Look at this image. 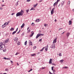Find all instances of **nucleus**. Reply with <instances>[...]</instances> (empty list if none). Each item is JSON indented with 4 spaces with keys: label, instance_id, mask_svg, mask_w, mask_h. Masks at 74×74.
I'll list each match as a JSON object with an SVG mask.
<instances>
[{
    "label": "nucleus",
    "instance_id": "f257e3e1",
    "mask_svg": "<svg viewBox=\"0 0 74 74\" xmlns=\"http://www.w3.org/2000/svg\"><path fill=\"white\" fill-rule=\"evenodd\" d=\"M24 11L23 10H21V12H18L17 14H16V17L18 16H22L23 14V12Z\"/></svg>",
    "mask_w": 74,
    "mask_h": 74
},
{
    "label": "nucleus",
    "instance_id": "f03ea898",
    "mask_svg": "<svg viewBox=\"0 0 74 74\" xmlns=\"http://www.w3.org/2000/svg\"><path fill=\"white\" fill-rule=\"evenodd\" d=\"M44 34H37V36L36 37V38L37 39L39 37L41 36H44Z\"/></svg>",
    "mask_w": 74,
    "mask_h": 74
},
{
    "label": "nucleus",
    "instance_id": "7ed1b4c3",
    "mask_svg": "<svg viewBox=\"0 0 74 74\" xmlns=\"http://www.w3.org/2000/svg\"><path fill=\"white\" fill-rule=\"evenodd\" d=\"M51 48H55V44H53L52 45H51Z\"/></svg>",
    "mask_w": 74,
    "mask_h": 74
},
{
    "label": "nucleus",
    "instance_id": "20e7f679",
    "mask_svg": "<svg viewBox=\"0 0 74 74\" xmlns=\"http://www.w3.org/2000/svg\"><path fill=\"white\" fill-rule=\"evenodd\" d=\"M31 34L29 35V36L30 37H32L33 36V35L34 34V32L33 31H32L31 32Z\"/></svg>",
    "mask_w": 74,
    "mask_h": 74
},
{
    "label": "nucleus",
    "instance_id": "39448f33",
    "mask_svg": "<svg viewBox=\"0 0 74 74\" xmlns=\"http://www.w3.org/2000/svg\"><path fill=\"white\" fill-rule=\"evenodd\" d=\"M59 1H57L54 3V4H53L54 7H55V5H57V4H58V2H59Z\"/></svg>",
    "mask_w": 74,
    "mask_h": 74
},
{
    "label": "nucleus",
    "instance_id": "423d86ee",
    "mask_svg": "<svg viewBox=\"0 0 74 74\" xmlns=\"http://www.w3.org/2000/svg\"><path fill=\"white\" fill-rule=\"evenodd\" d=\"M54 9H55V8H54L52 9L51 12V14H53V13L54 12Z\"/></svg>",
    "mask_w": 74,
    "mask_h": 74
},
{
    "label": "nucleus",
    "instance_id": "0eeeda50",
    "mask_svg": "<svg viewBox=\"0 0 74 74\" xmlns=\"http://www.w3.org/2000/svg\"><path fill=\"white\" fill-rule=\"evenodd\" d=\"M5 42H6V43L9 42V39L8 38L7 39L5 40Z\"/></svg>",
    "mask_w": 74,
    "mask_h": 74
},
{
    "label": "nucleus",
    "instance_id": "6e6552de",
    "mask_svg": "<svg viewBox=\"0 0 74 74\" xmlns=\"http://www.w3.org/2000/svg\"><path fill=\"white\" fill-rule=\"evenodd\" d=\"M56 40H57V38H56L54 40L53 43H56Z\"/></svg>",
    "mask_w": 74,
    "mask_h": 74
},
{
    "label": "nucleus",
    "instance_id": "1a4fd4ad",
    "mask_svg": "<svg viewBox=\"0 0 74 74\" xmlns=\"http://www.w3.org/2000/svg\"><path fill=\"white\" fill-rule=\"evenodd\" d=\"M48 45H47V47H45V49L46 51L48 50Z\"/></svg>",
    "mask_w": 74,
    "mask_h": 74
},
{
    "label": "nucleus",
    "instance_id": "9d476101",
    "mask_svg": "<svg viewBox=\"0 0 74 74\" xmlns=\"http://www.w3.org/2000/svg\"><path fill=\"white\" fill-rule=\"evenodd\" d=\"M3 46L1 45H0V50H3Z\"/></svg>",
    "mask_w": 74,
    "mask_h": 74
},
{
    "label": "nucleus",
    "instance_id": "9b49d317",
    "mask_svg": "<svg viewBox=\"0 0 74 74\" xmlns=\"http://www.w3.org/2000/svg\"><path fill=\"white\" fill-rule=\"evenodd\" d=\"M70 35V33L68 32L66 34V36H67V38H68L69 37V35Z\"/></svg>",
    "mask_w": 74,
    "mask_h": 74
},
{
    "label": "nucleus",
    "instance_id": "f8f14e48",
    "mask_svg": "<svg viewBox=\"0 0 74 74\" xmlns=\"http://www.w3.org/2000/svg\"><path fill=\"white\" fill-rule=\"evenodd\" d=\"M49 64H51L52 63V59H50L49 60Z\"/></svg>",
    "mask_w": 74,
    "mask_h": 74
},
{
    "label": "nucleus",
    "instance_id": "ddd939ff",
    "mask_svg": "<svg viewBox=\"0 0 74 74\" xmlns=\"http://www.w3.org/2000/svg\"><path fill=\"white\" fill-rule=\"evenodd\" d=\"M18 38H17L16 37L14 38V40L15 41H18Z\"/></svg>",
    "mask_w": 74,
    "mask_h": 74
},
{
    "label": "nucleus",
    "instance_id": "4468645a",
    "mask_svg": "<svg viewBox=\"0 0 74 74\" xmlns=\"http://www.w3.org/2000/svg\"><path fill=\"white\" fill-rule=\"evenodd\" d=\"M72 24V22H71V21H69V25H71Z\"/></svg>",
    "mask_w": 74,
    "mask_h": 74
},
{
    "label": "nucleus",
    "instance_id": "2eb2a0df",
    "mask_svg": "<svg viewBox=\"0 0 74 74\" xmlns=\"http://www.w3.org/2000/svg\"><path fill=\"white\" fill-rule=\"evenodd\" d=\"M29 45H33L32 42L31 41H30V40H29Z\"/></svg>",
    "mask_w": 74,
    "mask_h": 74
},
{
    "label": "nucleus",
    "instance_id": "dca6fc26",
    "mask_svg": "<svg viewBox=\"0 0 74 74\" xmlns=\"http://www.w3.org/2000/svg\"><path fill=\"white\" fill-rule=\"evenodd\" d=\"M38 5V3H36V4L34 5H33L34 7V8H36V7H37V6Z\"/></svg>",
    "mask_w": 74,
    "mask_h": 74
},
{
    "label": "nucleus",
    "instance_id": "f3484780",
    "mask_svg": "<svg viewBox=\"0 0 74 74\" xmlns=\"http://www.w3.org/2000/svg\"><path fill=\"white\" fill-rule=\"evenodd\" d=\"M39 21H40V20H39V19H37L36 20V22H39Z\"/></svg>",
    "mask_w": 74,
    "mask_h": 74
},
{
    "label": "nucleus",
    "instance_id": "a211bd4d",
    "mask_svg": "<svg viewBox=\"0 0 74 74\" xmlns=\"http://www.w3.org/2000/svg\"><path fill=\"white\" fill-rule=\"evenodd\" d=\"M24 26H25V24L23 23L21 26V28H23V27H24Z\"/></svg>",
    "mask_w": 74,
    "mask_h": 74
},
{
    "label": "nucleus",
    "instance_id": "6ab92c4d",
    "mask_svg": "<svg viewBox=\"0 0 74 74\" xmlns=\"http://www.w3.org/2000/svg\"><path fill=\"white\" fill-rule=\"evenodd\" d=\"M10 30V31H13V30H14V28H11Z\"/></svg>",
    "mask_w": 74,
    "mask_h": 74
},
{
    "label": "nucleus",
    "instance_id": "aec40b11",
    "mask_svg": "<svg viewBox=\"0 0 74 74\" xmlns=\"http://www.w3.org/2000/svg\"><path fill=\"white\" fill-rule=\"evenodd\" d=\"M63 61H64V60L63 59L61 60H60V63H62V62H63Z\"/></svg>",
    "mask_w": 74,
    "mask_h": 74
},
{
    "label": "nucleus",
    "instance_id": "412c9836",
    "mask_svg": "<svg viewBox=\"0 0 74 74\" xmlns=\"http://www.w3.org/2000/svg\"><path fill=\"white\" fill-rule=\"evenodd\" d=\"M4 25H3L2 26V28H3V29H4V28L5 27V26H4Z\"/></svg>",
    "mask_w": 74,
    "mask_h": 74
},
{
    "label": "nucleus",
    "instance_id": "4be33fe9",
    "mask_svg": "<svg viewBox=\"0 0 74 74\" xmlns=\"http://www.w3.org/2000/svg\"><path fill=\"white\" fill-rule=\"evenodd\" d=\"M35 55H36L35 53L32 54H31V56H35Z\"/></svg>",
    "mask_w": 74,
    "mask_h": 74
},
{
    "label": "nucleus",
    "instance_id": "5701e85b",
    "mask_svg": "<svg viewBox=\"0 0 74 74\" xmlns=\"http://www.w3.org/2000/svg\"><path fill=\"white\" fill-rule=\"evenodd\" d=\"M16 33V31H14L12 33V34L13 35L14 34H15Z\"/></svg>",
    "mask_w": 74,
    "mask_h": 74
},
{
    "label": "nucleus",
    "instance_id": "b1692460",
    "mask_svg": "<svg viewBox=\"0 0 74 74\" xmlns=\"http://www.w3.org/2000/svg\"><path fill=\"white\" fill-rule=\"evenodd\" d=\"M24 45H27V41H26L25 42V43H24Z\"/></svg>",
    "mask_w": 74,
    "mask_h": 74
},
{
    "label": "nucleus",
    "instance_id": "393cba45",
    "mask_svg": "<svg viewBox=\"0 0 74 74\" xmlns=\"http://www.w3.org/2000/svg\"><path fill=\"white\" fill-rule=\"evenodd\" d=\"M20 53L19 52H17L15 54V55H18V54H19Z\"/></svg>",
    "mask_w": 74,
    "mask_h": 74
},
{
    "label": "nucleus",
    "instance_id": "a878e982",
    "mask_svg": "<svg viewBox=\"0 0 74 74\" xmlns=\"http://www.w3.org/2000/svg\"><path fill=\"white\" fill-rule=\"evenodd\" d=\"M64 4V2H62L61 3V4L62 6Z\"/></svg>",
    "mask_w": 74,
    "mask_h": 74
},
{
    "label": "nucleus",
    "instance_id": "bb28decb",
    "mask_svg": "<svg viewBox=\"0 0 74 74\" xmlns=\"http://www.w3.org/2000/svg\"><path fill=\"white\" fill-rule=\"evenodd\" d=\"M31 10H35L34 9V8H32L30 9V11H31Z\"/></svg>",
    "mask_w": 74,
    "mask_h": 74
},
{
    "label": "nucleus",
    "instance_id": "cd10ccee",
    "mask_svg": "<svg viewBox=\"0 0 74 74\" xmlns=\"http://www.w3.org/2000/svg\"><path fill=\"white\" fill-rule=\"evenodd\" d=\"M44 47H43L41 50H40V51H42L44 50Z\"/></svg>",
    "mask_w": 74,
    "mask_h": 74
},
{
    "label": "nucleus",
    "instance_id": "c85d7f7f",
    "mask_svg": "<svg viewBox=\"0 0 74 74\" xmlns=\"http://www.w3.org/2000/svg\"><path fill=\"white\" fill-rule=\"evenodd\" d=\"M5 71H8V69L7 68L6 69H5Z\"/></svg>",
    "mask_w": 74,
    "mask_h": 74
},
{
    "label": "nucleus",
    "instance_id": "c756f323",
    "mask_svg": "<svg viewBox=\"0 0 74 74\" xmlns=\"http://www.w3.org/2000/svg\"><path fill=\"white\" fill-rule=\"evenodd\" d=\"M59 55L60 56H62V53H59Z\"/></svg>",
    "mask_w": 74,
    "mask_h": 74
},
{
    "label": "nucleus",
    "instance_id": "7c9ffc66",
    "mask_svg": "<svg viewBox=\"0 0 74 74\" xmlns=\"http://www.w3.org/2000/svg\"><path fill=\"white\" fill-rule=\"evenodd\" d=\"M30 32V29H29V30H28L27 33H29Z\"/></svg>",
    "mask_w": 74,
    "mask_h": 74
},
{
    "label": "nucleus",
    "instance_id": "2f4dec72",
    "mask_svg": "<svg viewBox=\"0 0 74 74\" xmlns=\"http://www.w3.org/2000/svg\"><path fill=\"white\" fill-rule=\"evenodd\" d=\"M7 51V50L6 49H5V50H3V52H6V51Z\"/></svg>",
    "mask_w": 74,
    "mask_h": 74
},
{
    "label": "nucleus",
    "instance_id": "473e14b6",
    "mask_svg": "<svg viewBox=\"0 0 74 74\" xmlns=\"http://www.w3.org/2000/svg\"><path fill=\"white\" fill-rule=\"evenodd\" d=\"M31 25L32 26H34V23H32L31 24Z\"/></svg>",
    "mask_w": 74,
    "mask_h": 74
},
{
    "label": "nucleus",
    "instance_id": "72a5a7b5",
    "mask_svg": "<svg viewBox=\"0 0 74 74\" xmlns=\"http://www.w3.org/2000/svg\"><path fill=\"white\" fill-rule=\"evenodd\" d=\"M7 23L6 22L4 24V25H5V26H6V25H7Z\"/></svg>",
    "mask_w": 74,
    "mask_h": 74
},
{
    "label": "nucleus",
    "instance_id": "f704fd0d",
    "mask_svg": "<svg viewBox=\"0 0 74 74\" xmlns=\"http://www.w3.org/2000/svg\"><path fill=\"white\" fill-rule=\"evenodd\" d=\"M44 26L45 27H46V26H47V24H44Z\"/></svg>",
    "mask_w": 74,
    "mask_h": 74
},
{
    "label": "nucleus",
    "instance_id": "c9c22d12",
    "mask_svg": "<svg viewBox=\"0 0 74 74\" xmlns=\"http://www.w3.org/2000/svg\"><path fill=\"white\" fill-rule=\"evenodd\" d=\"M4 59H5V60H7L8 59V58H5V57H4Z\"/></svg>",
    "mask_w": 74,
    "mask_h": 74
},
{
    "label": "nucleus",
    "instance_id": "e433bc0d",
    "mask_svg": "<svg viewBox=\"0 0 74 74\" xmlns=\"http://www.w3.org/2000/svg\"><path fill=\"white\" fill-rule=\"evenodd\" d=\"M51 70H52V71H53V67H51Z\"/></svg>",
    "mask_w": 74,
    "mask_h": 74
},
{
    "label": "nucleus",
    "instance_id": "4c0bfd02",
    "mask_svg": "<svg viewBox=\"0 0 74 74\" xmlns=\"http://www.w3.org/2000/svg\"><path fill=\"white\" fill-rule=\"evenodd\" d=\"M17 45H20V42H18L17 43Z\"/></svg>",
    "mask_w": 74,
    "mask_h": 74
},
{
    "label": "nucleus",
    "instance_id": "58836bf2",
    "mask_svg": "<svg viewBox=\"0 0 74 74\" xmlns=\"http://www.w3.org/2000/svg\"><path fill=\"white\" fill-rule=\"evenodd\" d=\"M42 41V39H40L38 41L40 42V41Z\"/></svg>",
    "mask_w": 74,
    "mask_h": 74
},
{
    "label": "nucleus",
    "instance_id": "ea45409f",
    "mask_svg": "<svg viewBox=\"0 0 74 74\" xmlns=\"http://www.w3.org/2000/svg\"><path fill=\"white\" fill-rule=\"evenodd\" d=\"M64 69H68L67 66L65 67H64Z\"/></svg>",
    "mask_w": 74,
    "mask_h": 74
},
{
    "label": "nucleus",
    "instance_id": "a19ab883",
    "mask_svg": "<svg viewBox=\"0 0 74 74\" xmlns=\"http://www.w3.org/2000/svg\"><path fill=\"white\" fill-rule=\"evenodd\" d=\"M21 31V30H19V32H18L17 33V34H19V32H20V31Z\"/></svg>",
    "mask_w": 74,
    "mask_h": 74
},
{
    "label": "nucleus",
    "instance_id": "79ce46f5",
    "mask_svg": "<svg viewBox=\"0 0 74 74\" xmlns=\"http://www.w3.org/2000/svg\"><path fill=\"white\" fill-rule=\"evenodd\" d=\"M18 28H17L16 29V31H15V32H17V31H18Z\"/></svg>",
    "mask_w": 74,
    "mask_h": 74
},
{
    "label": "nucleus",
    "instance_id": "37998d69",
    "mask_svg": "<svg viewBox=\"0 0 74 74\" xmlns=\"http://www.w3.org/2000/svg\"><path fill=\"white\" fill-rule=\"evenodd\" d=\"M31 0H27V2H29V1H30Z\"/></svg>",
    "mask_w": 74,
    "mask_h": 74
},
{
    "label": "nucleus",
    "instance_id": "c03bdc74",
    "mask_svg": "<svg viewBox=\"0 0 74 74\" xmlns=\"http://www.w3.org/2000/svg\"><path fill=\"white\" fill-rule=\"evenodd\" d=\"M26 11L27 12V13L28 12H29V10H26Z\"/></svg>",
    "mask_w": 74,
    "mask_h": 74
},
{
    "label": "nucleus",
    "instance_id": "a18cd8bd",
    "mask_svg": "<svg viewBox=\"0 0 74 74\" xmlns=\"http://www.w3.org/2000/svg\"><path fill=\"white\" fill-rule=\"evenodd\" d=\"M49 74H53L52 73H51L50 71H49Z\"/></svg>",
    "mask_w": 74,
    "mask_h": 74
},
{
    "label": "nucleus",
    "instance_id": "49530a36",
    "mask_svg": "<svg viewBox=\"0 0 74 74\" xmlns=\"http://www.w3.org/2000/svg\"><path fill=\"white\" fill-rule=\"evenodd\" d=\"M1 6H2V7H3V6H5V5H2Z\"/></svg>",
    "mask_w": 74,
    "mask_h": 74
},
{
    "label": "nucleus",
    "instance_id": "de8ad7c7",
    "mask_svg": "<svg viewBox=\"0 0 74 74\" xmlns=\"http://www.w3.org/2000/svg\"><path fill=\"white\" fill-rule=\"evenodd\" d=\"M18 2H19V1H18L17 3V5H18Z\"/></svg>",
    "mask_w": 74,
    "mask_h": 74
},
{
    "label": "nucleus",
    "instance_id": "09e8293b",
    "mask_svg": "<svg viewBox=\"0 0 74 74\" xmlns=\"http://www.w3.org/2000/svg\"><path fill=\"white\" fill-rule=\"evenodd\" d=\"M0 10H3V8L1 7H0Z\"/></svg>",
    "mask_w": 74,
    "mask_h": 74
},
{
    "label": "nucleus",
    "instance_id": "8fccbe9b",
    "mask_svg": "<svg viewBox=\"0 0 74 74\" xmlns=\"http://www.w3.org/2000/svg\"><path fill=\"white\" fill-rule=\"evenodd\" d=\"M8 23H10V21H8V23H7V24H6V25H7L8 24Z\"/></svg>",
    "mask_w": 74,
    "mask_h": 74
},
{
    "label": "nucleus",
    "instance_id": "3c124183",
    "mask_svg": "<svg viewBox=\"0 0 74 74\" xmlns=\"http://www.w3.org/2000/svg\"><path fill=\"white\" fill-rule=\"evenodd\" d=\"M42 0L39 1V2H40H40H42Z\"/></svg>",
    "mask_w": 74,
    "mask_h": 74
},
{
    "label": "nucleus",
    "instance_id": "603ef678",
    "mask_svg": "<svg viewBox=\"0 0 74 74\" xmlns=\"http://www.w3.org/2000/svg\"><path fill=\"white\" fill-rule=\"evenodd\" d=\"M62 28H60L59 29V30H62Z\"/></svg>",
    "mask_w": 74,
    "mask_h": 74
},
{
    "label": "nucleus",
    "instance_id": "864d4df0",
    "mask_svg": "<svg viewBox=\"0 0 74 74\" xmlns=\"http://www.w3.org/2000/svg\"><path fill=\"white\" fill-rule=\"evenodd\" d=\"M29 29V27H28L27 28V30H28Z\"/></svg>",
    "mask_w": 74,
    "mask_h": 74
},
{
    "label": "nucleus",
    "instance_id": "5fc2aeb1",
    "mask_svg": "<svg viewBox=\"0 0 74 74\" xmlns=\"http://www.w3.org/2000/svg\"><path fill=\"white\" fill-rule=\"evenodd\" d=\"M33 70V69H31L30 70V71H32Z\"/></svg>",
    "mask_w": 74,
    "mask_h": 74
},
{
    "label": "nucleus",
    "instance_id": "6e6d98bb",
    "mask_svg": "<svg viewBox=\"0 0 74 74\" xmlns=\"http://www.w3.org/2000/svg\"><path fill=\"white\" fill-rule=\"evenodd\" d=\"M53 72H55V70H53Z\"/></svg>",
    "mask_w": 74,
    "mask_h": 74
},
{
    "label": "nucleus",
    "instance_id": "4d7b16f0",
    "mask_svg": "<svg viewBox=\"0 0 74 74\" xmlns=\"http://www.w3.org/2000/svg\"><path fill=\"white\" fill-rule=\"evenodd\" d=\"M14 13H12V15H14Z\"/></svg>",
    "mask_w": 74,
    "mask_h": 74
},
{
    "label": "nucleus",
    "instance_id": "13d9d810",
    "mask_svg": "<svg viewBox=\"0 0 74 74\" xmlns=\"http://www.w3.org/2000/svg\"><path fill=\"white\" fill-rule=\"evenodd\" d=\"M45 67H42V69H45Z\"/></svg>",
    "mask_w": 74,
    "mask_h": 74
},
{
    "label": "nucleus",
    "instance_id": "bf43d9fd",
    "mask_svg": "<svg viewBox=\"0 0 74 74\" xmlns=\"http://www.w3.org/2000/svg\"><path fill=\"white\" fill-rule=\"evenodd\" d=\"M11 63H13V62L12 61H10Z\"/></svg>",
    "mask_w": 74,
    "mask_h": 74
},
{
    "label": "nucleus",
    "instance_id": "052dcab7",
    "mask_svg": "<svg viewBox=\"0 0 74 74\" xmlns=\"http://www.w3.org/2000/svg\"><path fill=\"white\" fill-rule=\"evenodd\" d=\"M60 0H57V1H60Z\"/></svg>",
    "mask_w": 74,
    "mask_h": 74
},
{
    "label": "nucleus",
    "instance_id": "680f3d73",
    "mask_svg": "<svg viewBox=\"0 0 74 74\" xmlns=\"http://www.w3.org/2000/svg\"><path fill=\"white\" fill-rule=\"evenodd\" d=\"M39 33H41V31H39Z\"/></svg>",
    "mask_w": 74,
    "mask_h": 74
},
{
    "label": "nucleus",
    "instance_id": "e2e57ef3",
    "mask_svg": "<svg viewBox=\"0 0 74 74\" xmlns=\"http://www.w3.org/2000/svg\"><path fill=\"white\" fill-rule=\"evenodd\" d=\"M64 32H63L61 34H64Z\"/></svg>",
    "mask_w": 74,
    "mask_h": 74
},
{
    "label": "nucleus",
    "instance_id": "0e129e2a",
    "mask_svg": "<svg viewBox=\"0 0 74 74\" xmlns=\"http://www.w3.org/2000/svg\"><path fill=\"white\" fill-rule=\"evenodd\" d=\"M17 65L18 66H19V65L18 64V63H17Z\"/></svg>",
    "mask_w": 74,
    "mask_h": 74
},
{
    "label": "nucleus",
    "instance_id": "69168bd1",
    "mask_svg": "<svg viewBox=\"0 0 74 74\" xmlns=\"http://www.w3.org/2000/svg\"><path fill=\"white\" fill-rule=\"evenodd\" d=\"M57 21L56 20V19H55V22H56Z\"/></svg>",
    "mask_w": 74,
    "mask_h": 74
},
{
    "label": "nucleus",
    "instance_id": "338daca9",
    "mask_svg": "<svg viewBox=\"0 0 74 74\" xmlns=\"http://www.w3.org/2000/svg\"><path fill=\"white\" fill-rule=\"evenodd\" d=\"M3 74H7V73H3Z\"/></svg>",
    "mask_w": 74,
    "mask_h": 74
},
{
    "label": "nucleus",
    "instance_id": "774afa93",
    "mask_svg": "<svg viewBox=\"0 0 74 74\" xmlns=\"http://www.w3.org/2000/svg\"><path fill=\"white\" fill-rule=\"evenodd\" d=\"M30 70H29V71H28V72H30Z\"/></svg>",
    "mask_w": 74,
    "mask_h": 74
}]
</instances>
